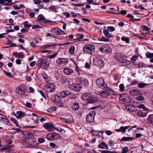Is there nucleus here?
<instances>
[{"instance_id": "nucleus-1", "label": "nucleus", "mask_w": 153, "mask_h": 153, "mask_svg": "<svg viewBox=\"0 0 153 153\" xmlns=\"http://www.w3.org/2000/svg\"><path fill=\"white\" fill-rule=\"evenodd\" d=\"M104 90L102 91L98 92V95H100L101 96L105 97L106 96H108L110 94H114V91H112L110 88L108 87L107 85V87L106 88H102Z\"/></svg>"}, {"instance_id": "nucleus-2", "label": "nucleus", "mask_w": 153, "mask_h": 153, "mask_svg": "<svg viewBox=\"0 0 153 153\" xmlns=\"http://www.w3.org/2000/svg\"><path fill=\"white\" fill-rule=\"evenodd\" d=\"M95 49V46L91 44H86L83 48V51L85 53L89 54H91L93 51Z\"/></svg>"}, {"instance_id": "nucleus-3", "label": "nucleus", "mask_w": 153, "mask_h": 153, "mask_svg": "<svg viewBox=\"0 0 153 153\" xmlns=\"http://www.w3.org/2000/svg\"><path fill=\"white\" fill-rule=\"evenodd\" d=\"M69 60L67 58H59L56 60V63L58 66H63L68 64Z\"/></svg>"}, {"instance_id": "nucleus-4", "label": "nucleus", "mask_w": 153, "mask_h": 153, "mask_svg": "<svg viewBox=\"0 0 153 153\" xmlns=\"http://www.w3.org/2000/svg\"><path fill=\"white\" fill-rule=\"evenodd\" d=\"M99 50L102 53L105 54H110L112 52L111 48L107 45H102L99 48Z\"/></svg>"}, {"instance_id": "nucleus-5", "label": "nucleus", "mask_w": 153, "mask_h": 153, "mask_svg": "<svg viewBox=\"0 0 153 153\" xmlns=\"http://www.w3.org/2000/svg\"><path fill=\"white\" fill-rule=\"evenodd\" d=\"M94 63L95 65L101 68L104 66V62L101 58L100 57H96L94 59Z\"/></svg>"}, {"instance_id": "nucleus-6", "label": "nucleus", "mask_w": 153, "mask_h": 153, "mask_svg": "<svg viewBox=\"0 0 153 153\" xmlns=\"http://www.w3.org/2000/svg\"><path fill=\"white\" fill-rule=\"evenodd\" d=\"M47 138L50 140H54L56 139H61V136L60 134L57 133H51L48 134L47 136Z\"/></svg>"}, {"instance_id": "nucleus-7", "label": "nucleus", "mask_w": 153, "mask_h": 153, "mask_svg": "<svg viewBox=\"0 0 153 153\" xmlns=\"http://www.w3.org/2000/svg\"><path fill=\"white\" fill-rule=\"evenodd\" d=\"M96 85L100 88H106L107 85L105 83L103 79L100 78L97 79L96 81Z\"/></svg>"}, {"instance_id": "nucleus-8", "label": "nucleus", "mask_w": 153, "mask_h": 153, "mask_svg": "<svg viewBox=\"0 0 153 153\" xmlns=\"http://www.w3.org/2000/svg\"><path fill=\"white\" fill-rule=\"evenodd\" d=\"M77 82H79L81 85L83 86H88L89 84L88 81L87 79L83 77H79L76 78Z\"/></svg>"}, {"instance_id": "nucleus-9", "label": "nucleus", "mask_w": 153, "mask_h": 153, "mask_svg": "<svg viewBox=\"0 0 153 153\" xmlns=\"http://www.w3.org/2000/svg\"><path fill=\"white\" fill-rule=\"evenodd\" d=\"M83 96L84 100L89 101V102L91 103H94L98 100L97 97H92L89 94H84Z\"/></svg>"}, {"instance_id": "nucleus-10", "label": "nucleus", "mask_w": 153, "mask_h": 153, "mask_svg": "<svg viewBox=\"0 0 153 153\" xmlns=\"http://www.w3.org/2000/svg\"><path fill=\"white\" fill-rule=\"evenodd\" d=\"M51 34L55 35H59L65 34V33L61 29L58 27H55L51 30Z\"/></svg>"}, {"instance_id": "nucleus-11", "label": "nucleus", "mask_w": 153, "mask_h": 153, "mask_svg": "<svg viewBox=\"0 0 153 153\" xmlns=\"http://www.w3.org/2000/svg\"><path fill=\"white\" fill-rule=\"evenodd\" d=\"M47 89L46 91L48 92H54L56 89L55 85L53 83L48 84L45 87Z\"/></svg>"}, {"instance_id": "nucleus-12", "label": "nucleus", "mask_w": 153, "mask_h": 153, "mask_svg": "<svg viewBox=\"0 0 153 153\" xmlns=\"http://www.w3.org/2000/svg\"><path fill=\"white\" fill-rule=\"evenodd\" d=\"M95 113L92 111L88 114L86 117V121L88 123H91L94 121Z\"/></svg>"}, {"instance_id": "nucleus-13", "label": "nucleus", "mask_w": 153, "mask_h": 153, "mask_svg": "<svg viewBox=\"0 0 153 153\" xmlns=\"http://www.w3.org/2000/svg\"><path fill=\"white\" fill-rule=\"evenodd\" d=\"M82 88L80 85L76 83H73L70 86V89L77 92L79 91Z\"/></svg>"}, {"instance_id": "nucleus-14", "label": "nucleus", "mask_w": 153, "mask_h": 153, "mask_svg": "<svg viewBox=\"0 0 153 153\" xmlns=\"http://www.w3.org/2000/svg\"><path fill=\"white\" fill-rule=\"evenodd\" d=\"M50 62L51 60H50L43 59L41 62L40 66L43 67L44 68H47L49 67Z\"/></svg>"}, {"instance_id": "nucleus-15", "label": "nucleus", "mask_w": 153, "mask_h": 153, "mask_svg": "<svg viewBox=\"0 0 153 153\" xmlns=\"http://www.w3.org/2000/svg\"><path fill=\"white\" fill-rule=\"evenodd\" d=\"M45 128L49 131H53L55 127L51 123H47L43 126Z\"/></svg>"}, {"instance_id": "nucleus-16", "label": "nucleus", "mask_w": 153, "mask_h": 153, "mask_svg": "<svg viewBox=\"0 0 153 153\" xmlns=\"http://www.w3.org/2000/svg\"><path fill=\"white\" fill-rule=\"evenodd\" d=\"M38 21L40 23L43 24L47 23L50 22L49 20H47L44 16L42 14H40L37 17Z\"/></svg>"}, {"instance_id": "nucleus-17", "label": "nucleus", "mask_w": 153, "mask_h": 153, "mask_svg": "<svg viewBox=\"0 0 153 153\" xmlns=\"http://www.w3.org/2000/svg\"><path fill=\"white\" fill-rule=\"evenodd\" d=\"M124 56L120 53H117L114 56V58L115 61L120 62Z\"/></svg>"}, {"instance_id": "nucleus-18", "label": "nucleus", "mask_w": 153, "mask_h": 153, "mask_svg": "<svg viewBox=\"0 0 153 153\" xmlns=\"http://www.w3.org/2000/svg\"><path fill=\"white\" fill-rule=\"evenodd\" d=\"M51 99L54 103H58L61 101V99L60 97L54 94L52 95Z\"/></svg>"}, {"instance_id": "nucleus-19", "label": "nucleus", "mask_w": 153, "mask_h": 153, "mask_svg": "<svg viewBox=\"0 0 153 153\" xmlns=\"http://www.w3.org/2000/svg\"><path fill=\"white\" fill-rule=\"evenodd\" d=\"M63 71L64 74L67 75H70L74 72L73 69L68 68H65Z\"/></svg>"}, {"instance_id": "nucleus-20", "label": "nucleus", "mask_w": 153, "mask_h": 153, "mask_svg": "<svg viewBox=\"0 0 153 153\" xmlns=\"http://www.w3.org/2000/svg\"><path fill=\"white\" fill-rule=\"evenodd\" d=\"M70 44V42H67L63 44H54L51 45H46L45 46L46 48H48L49 47H56V46H62L63 45H65L66 44Z\"/></svg>"}, {"instance_id": "nucleus-21", "label": "nucleus", "mask_w": 153, "mask_h": 153, "mask_svg": "<svg viewBox=\"0 0 153 153\" xmlns=\"http://www.w3.org/2000/svg\"><path fill=\"white\" fill-rule=\"evenodd\" d=\"M32 115L33 116L32 118V120L33 121V122L35 124H38L39 123V118L37 115L34 113H32Z\"/></svg>"}, {"instance_id": "nucleus-22", "label": "nucleus", "mask_w": 153, "mask_h": 153, "mask_svg": "<svg viewBox=\"0 0 153 153\" xmlns=\"http://www.w3.org/2000/svg\"><path fill=\"white\" fill-rule=\"evenodd\" d=\"M16 114L17 115L16 116V117L17 119H21L25 116V113L21 111H17Z\"/></svg>"}, {"instance_id": "nucleus-23", "label": "nucleus", "mask_w": 153, "mask_h": 153, "mask_svg": "<svg viewBox=\"0 0 153 153\" xmlns=\"http://www.w3.org/2000/svg\"><path fill=\"white\" fill-rule=\"evenodd\" d=\"M98 147V148L101 149H108V146L104 142H102L99 144Z\"/></svg>"}, {"instance_id": "nucleus-24", "label": "nucleus", "mask_w": 153, "mask_h": 153, "mask_svg": "<svg viewBox=\"0 0 153 153\" xmlns=\"http://www.w3.org/2000/svg\"><path fill=\"white\" fill-rule=\"evenodd\" d=\"M71 94V93L69 91L67 90H65L62 91L60 95L62 97L64 98Z\"/></svg>"}, {"instance_id": "nucleus-25", "label": "nucleus", "mask_w": 153, "mask_h": 153, "mask_svg": "<svg viewBox=\"0 0 153 153\" xmlns=\"http://www.w3.org/2000/svg\"><path fill=\"white\" fill-rule=\"evenodd\" d=\"M147 114V112H143L141 110H139L137 113V114L139 117H145Z\"/></svg>"}, {"instance_id": "nucleus-26", "label": "nucleus", "mask_w": 153, "mask_h": 153, "mask_svg": "<svg viewBox=\"0 0 153 153\" xmlns=\"http://www.w3.org/2000/svg\"><path fill=\"white\" fill-rule=\"evenodd\" d=\"M140 93V92L136 89L131 90L130 91L129 94L131 95L136 96L139 95Z\"/></svg>"}, {"instance_id": "nucleus-27", "label": "nucleus", "mask_w": 153, "mask_h": 153, "mask_svg": "<svg viewBox=\"0 0 153 153\" xmlns=\"http://www.w3.org/2000/svg\"><path fill=\"white\" fill-rule=\"evenodd\" d=\"M126 58V56H124L123 59H122L120 63H123L125 65H127L130 64L131 61L127 60Z\"/></svg>"}, {"instance_id": "nucleus-28", "label": "nucleus", "mask_w": 153, "mask_h": 153, "mask_svg": "<svg viewBox=\"0 0 153 153\" xmlns=\"http://www.w3.org/2000/svg\"><path fill=\"white\" fill-rule=\"evenodd\" d=\"M79 103L77 102H76L73 104L72 108L73 110L76 111L79 109Z\"/></svg>"}, {"instance_id": "nucleus-29", "label": "nucleus", "mask_w": 153, "mask_h": 153, "mask_svg": "<svg viewBox=\"0 0 153 153\" xmlns=\"http://www.w3.org/2000/svg\"><path fill=\"white\" fill-rule=\"evenodd\" d=\"M0 120L6 123H8L9 122L6 117L1 114H0Z\"/></svg>"}, {"instance_id": "nucleus-30", "label": "nucleus", "mask_w": 153, "mask_h": 153, "mask_svg": "<svg viewBox=\"0 0 153 153\" xmlns=\"http://www.w3.org/2000/svg\"><path fill=\"white\" fill-rule=\"evenodd\" d=\"M133 137H124L120 140V141H131L133 139Z\"/></svg>"}, {"instance_id": "nucleus-31", "label": "nucleus", "mask_w": 153, "mask_h": 153, "mask_svg": "<svg viewBox=\"0 0 153 153\" xmlns=\"http://www.w3.org/2000/svg\"><path fill=\"white\" fill-rule=\"evenodd\" d=\"M103 33L105 36L107 37L110 38L111 37L112 35L110 34L108 30L107 29H105L103 30Z\"/></svg>"}, {"instance_id": "nucleus-32", "label": "nucleus", "mask_w": 153, "mask_h": 153, "mask_svg": "<svg viewBox=\"0 0 153 153\" xmlns=\"http://www.w3.org/2000/svg\"><path fill=\"white\" fill-rule=\"evenodd\" d=\"M42 75L43 78L45 79L47 82H49V80L48 78V76L45 72H44L42 73Z\"/></svg>"}, {"instance_id": "nucleus-33", "label": "nucleus", "mask_w": 153, "mask_h": 153, "mask_svg": "<svg viewBox=\"0 0 153 153\" xmlns=\"http://www.w3.org/2000/svg\"><path fill=\"white\" fill-rule=\"evenodd\" d=\"M147 120L149 122V124L153 123V114L150 115L148 117Z\"/></svg>"}, {"instance_id": "nucleus-34", "label": "nucleus", "mask_w": 153, "mask_h": 153, "mask_svg": "<svg viewBox=\"0 0 153 153\" xmlns=\"http://www.w3.org/2000/svg\"><path fill=\"white\" fill-rule=\"evenodd\" d=\"M10 120L16 125L17 127L21 128V127L19 126L18 124L17 120L15 118L13 117H11L10 118Z\"/></svg>"}, {"instance_id": "nucleus-35", "label": "nucleus", "mask_w": 153, "mask_h": 153, "mask_svg": "<svg viewBox=\"0 0 153 153\" xmlns=\"http://www.w3.org/2000/svg\"><path fill=\"white\" fill-rule=\"evenodd\" d=\"M137 107L139 108H142L145 111H148V109L143 104H141L138 105Z\"/></svg>"}, {"instance_id": "nucleus-36", "label": "nucleus", "mask_w": 153, "mask_h": 153, "mask_svg": "<svg viewBox=\"0 0 153 153\" xmlns=\"http://www.w3.org/2000/svg\"><path fill=\"white\" fill-rule=\"evenodd\" d=\"M50 10L51 11H53L55 12H57L58 11L57 10V8L55 6L52 5L50 7Z\"/></svg>"}, {"instance_id": "nucleus-37", "label": "nucleus", "mask_w": 153, "mask_h": 153, "mask_svg": "<svg viewBox=\"0 0 153 153\" xmlns=\"http://www.w3.org/2000/svg\"><path fill=\"white\" fill-rule=\"evenodd\" d=\"M75 48L74 46H71L69 49V51L71 54H73L74 53Z\"/></svg>"}, {"instance_id": "nucleus-38", "label": "nucleus", "mask_w": 153, "mask_h": 153, "mask_svg": "<svg viewBox=\"0 0 153 153\" xmlns=\"http://www.w3.org/2000/svg\"><path fill=\"white\" fill-rule=\"evenodd\" d=\"M146 56L149 58H153V53L148 52L146 54Z\"/></svg>"}, {"instance_id": "nucleus-39", "label": "nucleus", "mask_w": 153, "mask_h": 153, "mask_svg": "<svg viewBox=\"0 0 153 153\" xmlns=\"http://www.w3.org/2000/svg\"><path fill=\"white\" fill-rule=\"evenodd\" d=\"M147 84L144 83H141L138 84V87L140 88H143L147 85Z\"/></svg>"}, {"instance_id": "nucleus-40", "label": "nucleus", "mask_w": 153, "mask_h": 153, "mask_svg": "<svg viewBox=\"0 0 153 153\" xmlns=\"http://www.w3.org/2000/svg\"><path fill=\"white\" fill-rule=\"evenodd\" d=\"M143 30L146 31L145 32L146 33H149V29L145 25H144L143 26Z\"/></svg>"}, {"instance_id": "nucleus-41", "label": "nucleus", "mask_w": 153, "mask_h": 153, "mask_svg": "<svg viewBox=\"0 0 153 153\" xmlns=\"http://www.w3.org/2000/svg\"><path fill=\"white\" fill-rule=\"evenodd\" d=\"M121 40L123 41H126L127 43L129 42V40L128 38L126 36H123L121 38Z\"/></svg>"}, {"instance_id": "nucleus-42", "label": "nucleus", "mask_w": 153, "mask_h": 153, "mask_svg": "<svg viewBox=\"0 0 153 153\" xmlns=\"http://www.w3.org/2000/svg\"><path fill=\"white\" fill-rule=\"evenodd\" d=\"M136 99L137 100L141 101L143 100L144 99V98L142 96H140L137 97L136 98Z\"/></svg>"}, {"instance_id": "nucleus-43", "label": "nucleus", "mask_w": 153, "mask_h": 153, "mask_svg": "<svg viewBox=\"0 0 153 153\" xmlns=\"http://www.w3.org/2000/svg\"><path fill=\"white\" fill-rule=\"evenodd\" d=\"M7 2L8 3H11L12 1V0H0V4H3L4 3V2Z\"/></svg>"}, {"instance_id": "nucleus-44", "label": "nucleus", "mask_w": 153, "mask_h": 153, "mask_svg": "<svg viewBox=\"0 0 153 153\" xmlns=\"http://www.w3.org/2000/svg\"><path fill=\"white\" fill-rule=\"evenodd\" d=\"M107 29L108 30L111 32L115 30V28L113 26H108L107 27Z\"/></svg>"}, {"instance_id": "nucleus-45", "label": "nucleus", "mask_w": 153, "mask_h": 153, "mask_svg": "<svg viewBox=\"0 0 153 153\" xmlns=\"http://www.w3.org/2000/svg\"><path fill=\"white\" fill-rule=\"evenodd\" d=\"M27 22V21L25 22L23 24L25 27L29 28L31 26V25L28 24Z\"/></svg>"}, {"instance_id": "nucleus-46", "label": "nucleus", "mask_w": 153, "mask_h": 153, "mask_svg": "<svg viewBox=\"0 0 153 153\" xmlns=\"http://www.w3.org/2000/svg\"><path fill=\"white\" fill-rule=\"evenodd\" d=\"M119 88H120V90L121 91H124V86L123 84H121L119 86Z\"/></svg>"}, {"instance_id": "nucleus-47", "label": "nucleus", "mask_w": 153, "mask_h": 153, "mask_svg": "<svg viewBox=\"0 0 153 153\" xmlns=\"http://www.w3.org/2000/svg\"><path fill=\"white\" fill-rule=\"evenodd\" d=\"M138 56H133L131 58V60L132 62L134 63L135 62L136 60L137 59Z\"/></svg>"}, {"instance_id": "nucleus-48", "label": "nucleus", "mask_w": 153, "mask_h": 153, "mask_svg": "<svg viewBox=\"0 0 153 153\" xmlns=\"http://www.w3.org/2000/svg\"><path fill=\"white\" fill-rule=\"evenodd\" d=\"M57 55V53H54L48 56V58L50 59L54 58Z\"/></svg>"}, {"instance_id": "nucleus-49", "label": "nucleus", "mask_w": 153, "mask_h": 153, "mask_svg": "<svg viewBox=\"0 0 153 153\" xmlns=\"http://www.w3.org/2000/svg\"><path fill=\"white\" fill-rule=\"evenodd\" d=\"M110 40L109 38H106L104 37H102L101 39V41L105 42H108Z\"/></svg>"}, {"instance_id": "nucleus-50", "label": "nucleus", "mask_w": 153, "mask_h": 153, "mask_svg": "<svg viewBox=\"0 0 153 153\" xmlns=\"http://www.w3.org/2000/svg\"><path fill=\"white\" fill-rule=\"evenodd\" d=\"M73 122V120L72 119H67L66 120V123L67 124H71Z\"/></svg>"}, {"instance_id": "nucleus-51", "label": "nucleus", "mask_w": 153, "mask_h": 153, "mask_svg": "<svg viewBox=\"0 0 153 153\" xmlns=\"http://www.w3.org/2000/svg\"><path fill=\"white\" fill-rule=\"evenodd\" d=\"M127 13V11L126 10H121L120 13H117V14H121L122 15H124L126 14Z\"/></svg>"}, {"instance_id": "nucleus-52", "label": "nucleus", "mask_w": 153, "mask_h": 153, "mask_svg": "<svg viewBox=\"0 0 153 153\" xmlns=\"http://www.w3.org/2000/svg\"><path fill=\"white\" fill-rule=\"evenodd\" d=\"M38 92L45 99H46V97L45 96L44 92L43 91L41 90H39L38 91Z\"/></svg>"}, {"instance_id": "nucleus-53", "label": "nucleus", "mask_w": 153, "mask_h": 153, "mask_svg": "<svg viewBox=\"0 0 153 153\" xmlns=\"http://www.w3.org/2000/svg\"><path fill=\"white\" fill-rule=\"evenodd\" d=\"M85 4L84 3L82 4H74V6L76 7L83 6L85 5Z\"/></svg>"}, {"instance_id": "nucleus-54", "label": "nucleus", "mask_w": 153, "mask_h": 153, "mask_svg": "<svg viewBox=\"0 0 153 153\" xmlns=\"http://www.w3.org/2000/svg\"><path fill=\"white\" fill-rule=\"evenodd\" d=\"M128 152V149L127 147H125L122 149V153H126Z\"/></svg>"}, {"instance_id": "nucleus-55", "label": "nucleus", "mask_w": 153, "mask_h": 153, "mask_svg": "<svg viewBox=\"0 0 153 153\" xmlns=\"http://www.w3.org/2000/svg\"><path fill=\"white\" fill-rule=\"evenodd\" d=\"M21 88L20 87L17 88L16 90V92L18 94H20V91H21Z\"/></svg>"}, {"instance_id": "nucleus-56", "label": "nucleus", "mask_w": 153, "mask_h": 153, "mask_svg": "<svg viewBox=\"0 0 153 153\" xmlns=\"http://www.w3.org/2000/svg\"><path fill=\"white\" fill-rule=\"evenodd\" d=\"M23 54L22 52H19L17 55H16V58H19L20 57H23Z\"/></svg>"}, {"instance_id": "nucleus-57", "label": "nucleus", "mask_w": 153, "mask_h": 153, "mask_svg": "<svg viewBox=\"0 0 153 153\" xmlns=\"http://www.w3.org/2000/svg\"><path fill=\"white\" fill-rule=\"evenodd\" d=\"M38 141L39 143H43L45 142V139L42 138H40L38 139Z\"/></svg>"}, {"instance_id": "nucleus-58", "label": "nucleus", "mask_w": 153, "mask_h": 153, "mask_svg": "<svg viewBox=\"0 0 153 153\" xmlns=\"http://www.w3.org/2000/svg\"><path fill=\"white\" fill-rule=\"evenodd\" d=\"M75 63L76 64V67L75 68V71L78 73H79V67L77 65L75 62Z\"/></svg>"}, {"instance_id": "nucleus-59", "label": "nucleus", "mask_w": 153, "mask_h": 153, "mask_svg": "<svg viewBox=\"0 0 153 153\" xmlns=\"http://www.w3.org/2000/svg\"><path fill=\"white\" fill-rule=\"evenodd\" d=\"M55 35H53L52 34H51V33H47V36H52L53 38H56L57 37Z\"/></svg>"}, {"instance_id": "nucleus-60", "label": "nucleus", "mask_w": 153, "mask_h": 153, "mask_svg": "<svg viewBox=\"0 0 153 153\" xmlns=\"http://www.w3.org/2000/svg\"><path fill=\"white\" fill-rule=\"evenodd\" d=\"M63 14L64 15L66 16L67 18L69 17L70 15L69 13L67 12L63 13Z\"/></svg>"}, {"instance_id": "nucleus-61", "label": "nucleus", "mask_w": 153, "mask_h": 153, "mask_svg": "<svg viewBox=\"0 0 153 153\" xmlns=\"http://www.w3.org/2000/svg\"><path fill=\"white\" fill-rule=\"evenodd\" d=\"M106 134L108 135H110L112 134V132L110 130H107L105 131Z\"/></svg>"}, {"instance_id": "nucleus-62", "label": "nucleus", "mask_w": 153, "mask_h": 153, "mask_svg": "<svg viewBox=\"0 0 153 153\" xmlns=\"http://www.w3.org/2000/svg\"><path fill=\"white\" fill-rule=\"evenodd\" d=\"M4 73L8 76H11L12 77V76L11 75V74L10 73L7 72L6 71H4Z\"/></svg>"}, {"instance_id": "nucleus-63", "label": "nucleus", "mask_w": 153, "mask_h": 153, "mask_svg": "<svg viewBox=\"0 0 153 153\" xmlns=\"http://www.w3.org/2000/svg\"><path fill=\"white\" fill-rule=\"evenodd\" d=\"M76 35L78 37V39H82L84 36L83 35H82L79 33H77Z\"/></svg>"}, {"instance_id": "nucleus-64", "label": "nucleus", "mask_w": 153, "mask_h": 153, "mask_svg": "<svg viewBox=\"0 0 153 153\" xmlns=\"http://www.w3.org/2000/svg\"><path fill=\"white\" fill-rule=\"evenodd\" d=\"M28 89L29 90V91H28V92L29 93H34L35 91L34 89L31 87H29Z\"/></svg>"}]
</instances>
